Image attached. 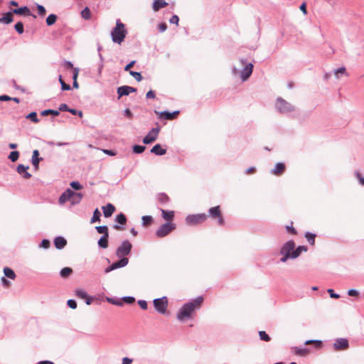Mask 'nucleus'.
Listing matches in <instances>:
<instances>
[{
  "mask_svg": "<svg viewBox=\"0 0 364 364\" xmlns=\"http://www.w3.org/2000/svg\"><path fill=\"white\" fill-rule=\"evenodd\" d=\"M203 302V298L202 296H199L192 301L185 304L177 314L178 319L183 321L191 318L194 311L200 308Z\"/></svg>",
  "mask_w": 364,
  "mask_h": 364,
  "instance_id": "nucleus-1",
  "label": "nucleus"
},
{
  "mask_svg": "<svg viewBox=\"0 0 364 364\" xmlns=\"http://www.w3.org/2000/svg\"><path fill=\"white\" fill-rule=\"evenodd\" d=\"M127 31L125 26L120 20H117L115 27L111 32L112 40L114 43L121 44L126 37Z\"/></svg>",
  "mask_w": 364,
  "mask_h": 364,
  "instance_id": "nucleus-2",
  "label": "nucleus"
},
{
  "mask_svg": "<svg viewBox=\"0 0 364 364\" xmlns=\"http://www.w3.org/2000/svg\"><path fill=\"white\" fill-rule=\"evenodd\" d=\"M295 250V243L293 240H289L287 242L283 247L281 249V255H283V257L281 258V261L282 262H287V260L289 258L294 259L293 255V251Z\"/></svg>",
  "mask_w": 364,
  "mask_h": 364,
  "instance_id": "nucleus-3",
  "label": "nucleus"
},
{
  "mask_svg": "<svg viewBox=\"0 0 364 364\" xmlns=\"http://www.w3.org/2000/svg\"><path fill=\"white\" fill-rule=\"evenodd\" d=\"M76 198L77 200H75V198L73 200V203H78L81 198H82V194L78 193H75L74 191H71L70 189H67L59 198V203L63 204L66 201L72 199L73 198Z\"/></svg>",
  "mask_w": 364,
  "mask_h": 364,
  "instance_id": "nucleus-4",
  "label": "nucleus"
},
{
  "mask_svg": "<svg viewBox=\"0 0 364 364\" xmlns=\"http://www.w3.org/2000/svg\"><path fill=\"white\" fill-rule=\"evenodd\" d=\"M207 218L208 215L205 213L188 215L186 218V223L188 225H196L204 223Z\"/></svg>",
  "mask_w": 364,
  "mask_h": 364,
  "instance_id": "nucleus-5",
  "label": "nucleus"
},
{
  "mask_svg": "<svg viewBox=\"0 0 364 364\" xmlns=\"http://www.w3.org/2000/svg\"><path fill=\"white\" fill-rule=\"evenodd\" d=\"M176 229V225L173 223L163 224L157 230L156 235L159 237H164Z\"/></svg>",
  "mask_w": 364,
  "mask_h": 364,
  "instance_id": "nucleus-6",
  "label": "nucleus"
},
{
  "mask_svg": "<svg viewBox=\"0 0 364 364\" xmlns=\"http://www.w3.org/2000/svg\"><path fill=\"white\" fill-rule=\"evenodd\" d=\"M154 308L160 314H164L168 307V299L166 296L156 299L153 301Z\"/></svg>",
  "mask_w": 364,
  "mask_h": 364,
  "instance_id": "nucleus-7",
  "label": "nucleus"
},
{
  "mask_svg": "<svg viewBox=\"0 0 364 364\" xmlns=\"http://www.w3.org/2000/svg\"><path fill=\"white\" fill-rule=\"evenodd\" d=\"M132 247V244L128 240H125L117 249L116 255L118 257H126L125 256L130 253Z\"/></svg>",
  "mask_w": 364,
  "mask_h": 364,
  "instance_id": "nucleus-8",
  "label": "nucleus"
},
{
  "mask_svg": "<svg viewBox=\"0 0 364 364\" xmlns=\"http://www.w3.org/2000/svg\"><path fill=\"white\" fill-rule=\"evenodd\" d=\"M210 216L213 219H218L220 225H224L225 221L222 215L220 207L219 205L210 208L208 210Z\"/></svg>",
  "mask_w": 364,
  "mask_h": 364,
  "instance_id": "nucleus-9",
  "label": "nucleus"
},
{
  "mask_svg": "<svg viewBox=\"0 0 364 364\" xmlns=\"http://www.w3.org/2000/svg\"><path fill=\"white\" fill-rule=\"evenodd\" d=\"M159 132L160 128L159 127L151 129L148 134L143 139V142L146 144L154 142L157 139Z\"/></svg>",
  "mask_w": 364,
  "mask_h": 364,
  "instance_id": "nucleus-10",
  "label": "nucleus"
},
{
  "mask_svg": "<svg viewBox=\"0 0 364 364\" xmlns=\"http://www.w3.org/2000/svg\"><path fill=\"white\" fill-rule=\"evenodd\" d=\"M155 114L158 116L159 119H164L166 120H173L178 117L179 114V111H174L173 112H159L155 110Z\"/></svg>",
  "mask_w": 364,
  "mask_h": 364,
  "instance_id": "nucleus-11",
  "label": "nucleus"
},
{
  "mask_svg": "<svg viewBox=\"0 0 364 364\" xmlns=\"http://www.w3.org/2000/svg\"><path fill=\"white\" fill-rule=\"evenodd\" d=\"M277 107L281 112H289L294 110L293 106L282 99H278Z\"/></svg>",
  "mask_w": 364,
  "mask_h": 364,
  "instance_id": "nucleus-12",
  "label": "nucleus"
},
{
  "mask_svg": "<svg viewBox=\"0 0 364 364\" xmlns=\"http://www.w3.org/2000/svg\"><path fill=\"white\" fill-rule=\"evenodd\" d=\"M336 350H343L348 348V341L346 338H338L333 344Z\"/></svg>",
  "mask_w": 364,
  "mask_h": 364,
  "instance_id": "nucleus-13",
  "label": "nucleus"
},
{
  "mask_svg": "<svg viewBox=\"0 0 364 364\" xmlns=\"http://www.w3.org/2000/svg\"><path fill=\"white\" fill-rule=\"evenodd\" d=\"M135 92H136V89L132 87L127 85L119 87L117 89L118 98H120L124 95H129V93Z\"/></svg>",
  "mask_w": 364,
  "mask_h": 364,
  "instance_id": "nucleus-14",
  "label": "nucleus"
},
{
  "mask_svg": "<svg viewBox=\"0 0 364 364\" xmlns=\"http://www.w3.org/2000/svg\"><path fill=\"white\" fill-rule=\"evenodd\" d=\"M29 166L19 164L16 168V171L22 176L25 179H29L31 177V174L28 172Z\"/></svg>",
  "mask_w": 364,
  "mask_h": 364,
  "instance_id": "nucleus-15",
  "label": "nucleus"
},
{
  "mask_svg": "<svg viewBox=\"0 0 364 364\" xmlns=\"http://www.w3.org/2000/svg\"><path fill=\"white\" fill-rule=\"evenodd\" d=\"M253 70V65L252 63L247 64L244 70L241 73V78L243 81L247 80V78L251 75Z\"/></svg>",
  "mask_w": 364,
  "mask_h": 364,
  "instance_id": "nucleus-16",
  "label": "nucleus"
},
{
  "mask_svg": "<svg viewBox=\"0 0 364 364\" xmlns=\"http://www.w3.org/2000/svg\"><path fill=\"white\" fill-rule=\"evenodd\" d=\"M285 170V164L284 163L279 162L275 165L274 169L272 171V173L275 176H281L284 173Z\"/></svg>",
  "mask_w": 364,
  "mask_h": 364,
  "instance_id": "nucleus-17",
  "label": "nucleus"
},
{
  "mask_svg": "<svg viewBox=\"0 0 364 364\" xmlns=\"http://www.w3.org/2000/svg\"><path fill=\"white\" fill-rule=\"evenodd\" d=\"M102 209L105 218L110 217L115 211V207L111 203H108L106 205L102 206Z\"/></svg>",
  "mask_w": 364,
  "mask_h": 364,
  "instance_id": "nucleus-18",
  "label": "nucleus"
},
{
  "mask_svg": "<svg viewBox=\"0 0 364 364\" xmlns=\"http://www.w3.org/2000/svg\"><path fill=\"white\" fill-rule=\"evenodd\" d=\"M162 218L167 221V223H172L175 213L173 210H165L164 209L161 210Z\"/></svg>",
  "mask_w": 364,
  "mask_h": 364,
  "instance_id": "nucleus-19",
  "label": "nucleus"
},
{
  "mask_svg": "<svg viewBox=\"0 0 364 364\" xmlns=\"http://www.w3.org/2000/svg\"><path fill=\"white\" fill-rule=\"evenodd\" d=\"M75 295L82 299H85L87 305H90L91 304V298L87 295V294L84 290L77 289L75 291Z\"/></svg>",
  "mask_w": 364,
  "mask_h": 364,
  "instance_id": "nucleus-20",
  "label": "nucleus"
},
{
  "mask_svg": "<svg viewBox=\"0 0 364 364\" xmlns=\"http://www.w3.org/2000/svg\"><path fill=\"white\" fill-rule=\"evenodd\" d=\"M54 245L57 249H63L67 245V240L63 237H57L54 240Z\"/></svg>",
  "mask_w": 364,
  "mask_h": 364,
  "instance_id": "nucleus-21",
  "label": "nucleus"
},
{
  "mask_svg": "<svg viewBox=\"0 0 364 364\" xmlns=\"http://www.w3.org/2000/svg\"><path fill=\"white\" fill-rule=\"evenodd\" d=\"M168 3L165 0H155L153 3V9L154 11H158L159 9L166 7Z\"/></svg>",
  "mask_w": 364,
  "mask_h": 364,
  "instance_id": "nucleus-22",
  "label": "nucleus"
},
{
  "mask_svg": "<svg viewBox=\"0 0 364 364\" xmlns=\"http://www.w3.org/2000/svg\"><path fill=\"white\" fill-rule=\"evenodd\" d=\"M39 152L38 150H34L32 155V164L35 167L36 170L38 169V165L42 158H38Z\"/></svg>",
  "mask_w": 364,
  "mask_h": 364,
  "instance_id": "nucleus-23",
  "label": "nucleus"
},
{
  "mask_svg": "<svg viewBox=\"0 0 364 364\" xmlns=\"http://www.w3.org/2000/svg\"><path fill=\"white\" fill-rule=\"evenodd\" d=\"M292 352L299 356H306L309 354V350L307 348H301L298 347H294L292 348Z\"/></svg>",
  "mask_w": 364,
  "mask_h": 364,
  "instance_id": "nucleus-24",
  "label": "nucleus"
},
{
  "mask_svg": "<svg viewBox=\"0 0 364 364\" xmlns=\"http://www.w3.org/2000/svg\"><path fill=\"white\" fill-rule=\"evenodd\" d=\"M151 152L156 155H164L166 153V150L163 149L160 144H156L151 149Z\"/></svg>",
  "mask_w": 364,
  "mask_h": 364,
  "instance_id": "nucleus-25",
  "label": "nucleus"
},
{
  "mask_svg": "<svg viewBox=\"0 0 364 364\" xmlns=\"http://www.w3.org/2000/svg\"><path fill=\"white\" fill-rule=\"evenodd\" d=\"M129 262V259L127 257H121V259L118 262L113 263L114 268L116 269L117 268H121L125 267Z\"/></svg>",
  "mask_w": 364,
  "mask_h": 364,
  "instance_id": "nucleus-26",
  "label": "nucleus"
},
{
  "mask_svg": "<svg viewBox=\"0 0 364 364\" xmlns=\"http://www.w3.org/2000/svg\"><path fill=\"white\" fill-rule=\"evenodd\" d=\"M13 12L16 14H19V15H27V16L31 15L30 9L27 6H23V7H21L17 9H14L13 11Z\"/></svg>",
  "mask_w": 364,
  "mask_h": 364,
  "instance_id": "nucleus-27",
  "label": "nucleus"
},
{
  "mask_svg": "<svg viewBox=\"0 0 364 364\" xmlns=\"http://www.w3.org/2000/svg\"><path fill=\"white\" fill-rule=\"evenodd\" d=\"M157 200L161 204H166L169 202V197L164 193L157 195Z\"/></svg>",
  "mask_w": 364,
  "mask_h": 364,
  "instance_id": "nucleus-28",
  "label": "nucleus"
},
{
  "mask_svg": "<svg viewBox=\"0 0 364 364\" xmlns=\"http://www.w3.org/2000/svg\"><path fill=\"white\" fill-rule=\"evenodd\" d=\"M334 75L336 78L339 79L341 75L348 76V75L346 72V68L341 67L334 70Z\"/></svg>",
  "mask_w": 364,
  "mask_h": 364,
  "instance_id": "nucleus-29",
  "label": "nucleus"
},
{
  "mask_svg": "<svg viewBox=\"0 0 364 364\" xmlns=\"http://www.w3.org/2000/svg\"><path fill=\"white\" fill-rule=\"evenodd\" d=\"M305 345H313L315 348L320 349L322 348V341L316 340H308L305 342Z\"/></svg>",
  "mask_w": 364,
  "mask_h": 364,
  "instance_id": "nucleus-30",
  "label": "nucleus"
},
{
  "mask_svg": "<svg viewBox=\"0 0 364 364\" xmlns=\"http://www.w3.org/2000/svg\"><path fill=\"white\" fill-rule=\"evenodd\" d=\"M4 273L6 277L11 279H15L16 278V274L15 272L9 267H4Z\"/></svg>",
  "mask_w": 364,
  "mask_h": 364,
  "instance_id": "nucleus-31",
  "label": "nucleus"
},
{
  "mask_svg": "<svg viewBox=\"0 0 364 364\" xmlns=\"http://www.w3.org/2000/svg\"><path fill=\"white\" fill-rule=\"evenodd\" d=\"M73 269L70 267H64L61 269L60 274L63 278H67L71 275Z\"/></svg>",
  "mask_w": 364,
  "mask_h": 364,
  "instance_id": "nucleus-32",
  "label": "nucleus"
},
{
  "mask_svg": "<svg viewBox=\"0 0 364 364\" xmlns=\"http://www.w3.org/2000/svg\"><path fill=\"white\" fill-rule=\"evenodd\" d=\"M307 251V247L305 246H299L294 251H293V258L298 257L302 252Z\"/></svg>",
  "mask_w": 364,
  "mask_h": 364,
  "instance_id": "nucleus-33",
  "label": "nucleus"
},
{
  "mask_svg": "<svg viewBox=\"0 0 364 364\" xmlns=\"http://www.w3.org/2000/svg\"><path fill=\"white\" fill-rule=\"evenodd\" d=\"M13 21V15L11 12L6 13L5 16L0 18V22L10 23Z\"/></svg>",
  "mask_w": 364,
  "mask_h": 364,
  "instance_id": "nucleus-34",
  "label": "nucleus"
},
{
  "mask_svg": "<svg viewBox=\"0 0 364 364\" xmlns=\"http://www.w3.org/2000/svg\"><path fill=\"white\" fill-rule=\"evenodd\" d=\"M108 237L102 236L98 241V245L102 248H107L108 247Z\"/></svg>",
  "mask_w": 364,
  "mask_h": 364,
  "instance_id": "nucleus-35",
  "label": "nucleus"
},
{
  "mask_svg": "<svg viewBox=\"0 0 364 364\" xmlns=\"http://www.w3.org/2000/svg\"><path fill=\"white\" fill-rule=\"evenodd\" d=\"M79 74V69L78 68H74L73 69V87L78 88L79 85L77 83V79Z\"/></svg>",
  "mask_w": 364,
  "mask_h": 364,
  "instance_id": "nucleus-36",
  "label": "nucleus"
},
{
  "mask_svg": "<svg viewBox=\"0 0 364 364\" xmlns=\"http://www.w3.org/2000/svg\"><path fill=\"white\" fill-rule=\"evenodd\" d=\"M96 230L99 233L103 234V236L109 237L108 228L107 226H97L96 227Z\"/></svg>",
  "mask_w": 364,
  "mask_h": 364,
  "instance_id": "nucleus-37",
  "label": "nucleus"
},
{
  "mask_svg": "<svg viewBox=\"0 0 364 364\" xmlns=\"http://www.w3.org/2000/svg\"><path fill=\"white\" fill-rule=\"evenodd\" d=\"M305 237L307 240V241L311 245H314V244H315V238H316V235L315 234H313V233H311V232H306L305 234Z\"/></svg>",
  "mask_w": 364,
  "mask_h": 364,
  "instance_id": "nucleus-38",
  "label": "nucleus"
},
{
  "mask_svg": "<svg viewBox=\"0 0 364 364\" xmlns=\"http://www.w3.org/2000/svg\"><path fill=\"white\" fill-rule=\"evenodd\" d=\"M142 220V224L144 226H148L151 225L153 222V218L151 216L149 215H144L141 218Z\"/></svg>",
  "mask_w": 364,
  "mask_h": 364,
  "instance_id": "nucleus-39",
  "label": "nucleus"
},
{
  "mask_svg": "<svg viewBox=\"0 0 364 364\" xmlns=\"http://www.w3.org/2000/svg\"><path fill=\"white\" fill-rule=\"evenodd\" d=\"M81 16L85 19H90L91 18V11L88 7H85L81 12Z\"/></svg>",
  "mask_w": 364,
  "mask_h": 364,
  "instance_id": "nucleus-40",
  "label": "nucleus"
},
{
  "mask_svg": "<svg viewBox=\"0 0 364 364\" xmlns=\"http://www.w3.org/2000/svg\"><path fill=\"white\" fill-rule=\"evenodd\" d=\"M60 112L58 110H53V109H46L41 112V114L42 116H47L48 114H53L54 116L59 115Z\"/></svg>",
  "mask_w": 364,
  "mask_h": 364,
  "instance_id": "nucleus-41",
  "label": "nucleus"
},
{
  "mask_svg": "<svg viewBox=\"0 0 364 364\" xmlns=\"http://www.w3.org/2000/svg\"><path fill=\"white\" fill-rule=\"evenodd\" d=\"M57 16L55 14H50L46 18V23L48 26H51L55 23Z\"/></svg>",
  "mask_w": 364,
  "mask_h": 364,
  "instance_id": "nucleus-42",
  "label": "nucleus"
},
{
  "mask_svg": "<svg viewBox=\"0 0 364 364\" xmlns=\"http://www.w3.org/2000/svg\"><path fill=\"white\" fill-rule=\"evenodd\" d=\"M116 221L121 225H124L127 222V218L123 213H120L116 216Z\"/></svg>",
  "mask_w": 364,
  "mask_h": 364,
  "instance_id": "nucleus-43",
  "label": "nucleus"
},
{
  "mask_svg": "<svg viewBox=\"0 0 364 364\" xmlns=\"http://www.w3.org/2000/svg\"><path fill=\"white\" fill-rule=\"evenodd\" d=\"M100 215H101V213L99 211V210L97 208L95 209V210L93 213L92 218L91 219V223H95L96 221H100Z\"/></svg>",
  "mask_w": 364,
  "mask_h": 364,
  "instance_id": "nucleus-44",
  "label": "nucleus"
},
{
  "mask_svg": "<svg viewBox=\"0 0 364 364\" xmlns=\"http://www.w3.org/2000/svg\"><path fill=\"white\" fill-rule=\"evenodd\" d=\"M19 157V152L17 151H13L10 153L9 159L12 161H16Z\"/></svg>",
  "mask_w": 364,
  "mask_h": 364,
  "instance_id": "nucleus-45",
  "label": "nucleus"
},
{
  "mask_svg": "<svg viewBox=\"0 0 364 364\" xmlns=\"http://www.w3.org/2000/svg\"><path fill=\"white\" fill-rule=\"evenodd\" d=\"M259 336L261 340L264 341L266 342H269L271 340V338L268 334L264 331H259Z\"/></svg>",
  "mask_w": 364,
  "mask_h": 364,
  "instance_id": "nucleus-46",
  "label": "nucleus"
},
{
  "mask_svg": "<svg viewBox=\"0 0 364 364\" xmlns=\"http://www.w3.org/2000/svg\"><path fill=\"white\" fill-rule=\"evenodd\" d=\"M27 119H31L34 123H38L39 122V119L37 117V113L35 112H31L26 116Z\"/></svg>",
  "mask_w": 364,
  "mask_h": 364,
  "instance_id": "nucleus-47",
  "label": "nucleus"
},
{
  "mask_svg": "<svg viewBox=\"0 0 364 364\" xmlns=\"http://www.w3.org/2000/svg\"><path fill=\"white\" fill-rule=\"evenodd\" d=\"M146 149V146L141 145H134L133 146V151L136 154L142 153Z\"/></svg>",
  "mask_w": 364,
  "mask_h": 364,
  "instance_id": "nucleus-48",
  "label": "nucleus"
},
{
  "mask_svg": "<svg viewBox=\"0 0 364 364\" xmlns=\"http://www.w3.org/2000/svg\"><path fill=\"white\" fill-rule=\"evenodd\" d=\"M59 82H60V83L61 85V88H62L63 90H70V86L69 85L66 84L63 81L61 75L59 76Z\"/></svg>",
  "mask_w": 364,
  "mask_h": 364,
  "instance_id": "nucleus-49",
  "label": "nucleus"
},
{
  "mask_svg": "<svg viewBox=\"0 0 364 364\" xmlns=\"http://www.w3.org/2000/svg\"><path fill=\"white\" fill-rule=\"evenodd\" d=\"M129 74L134 77L136 81L140 82L142 80V76L140 73L135 71H129Z\"/></svg>",
  "mask_w": 364,
  "mask_h": 364,
  "instance_id": "nucleus-50",
  "label": "nucleus"
},
{
  "mask_svg": "<svg viewBox=\"0 0 364 364\" xmlns=\"http://www.w3.org/2000/svg\"><path fill=\"white\" fill-rule=\"evenodd\" d=\"M286 229H287V232H289L290 234H292V235L297 234L296 230L293 227V222H291L290 225H287Z\"/></svg>",
  "mask_w": 364,
  "mask_h": 364,
  "instance_id": "nucleus-51",
  "label": "nucleus"
},
{
  "mask_svg": "<svg viewBox=\"0 0 364 364\" xmlns=\"http://www.w3.org/2000/svg\"><path fill=\"white\" fill-rule=\"evenodd\" d=\"M15 29L16 31L21 34L23 33V25L21 22H18L17 23H16L15 25Z\"/></svg>",
  "mask_w": 364,
  "mask_h": 364,
  "instance_id": "nucleus-52",
  "label": "nucleus"
},
{
  "mask_svg": "<svg viewBox=\"0 0 364 364\" xmlns=\"http://www.w3.org/2000/svg\"><path fill=\"white\" fill-rule=\"evenodd\" d=\"M70 186L75 190H81L82 188V186L77 181L71 182Z\"/></svg>",
  "mask_w": 364,
  "mask_h": 364,
  "instance_id": "nucleus-53",
  "label": "nucleus"
},
{
  "mask_svg": "<svg viewBox=\"0 0 364 364\" xmlns=\"http://www.w3.org/2000/svg\"><path fill=\"white\" fill-rule=\"evenodd\" d=\"M50 245V241L48 240H43L41 243V247L48 249Z\"/></svg>",
  "mask_w": 364,
  "mask_h": 364,
  "instance_id": "nucleus-54",
  "label": "nucleus"
},
{
  "mask_svg": "<svg viewBox=\"0 0 364 364\" xmlns=\"http://www.w3.org/2000/svg\"><path fill=\"white\" fill-rule=\"evenodd\" d=\"M37 9H38L39 15H41L42 16H45L46 11V9L44 8V6H43L41 5H38Z\"/></svg>",
  "mask_w": 364,
  "mask_h": 364,
  "instance_id": "nucleus-55",
  "label": "nucleus"
},
{
  "mask_svg": "<svg viewBox=\"0 0 364 364\" xmlns=\"http://www.w3.org/2000/svg\"><path fill=\"white\" fill-rule=\"evenodd\" d=\"M170 23H173V24H176V25H178V21H179V18L178 17V16L176 15H173L171 18H170Z\"/></svg>",
  "mask_w": 364,
  "mask_h": 364,
  "instance_id": "nucleus-56",
  "label": "nucleus"
},
{
  "mask_svg": "<svg viewBox=\"0 0 364 364\" xmlns=\"http://www.w3.org/2000/svg\"><path fill=\"white\" fill-rule=\"evenodd\" d=\"M68 305L69 307H70L73 309H75L77 308V303L75 302V301H74L73 299H70L68 301Z\"/></svg>",
  "mask_w": 364,
  "mask_h": 364,
  "instance_id": "nucleus-57",
  "label": "nucleus"
},
{
  "mask_svg": "<svg viewBox=\"0 0 364 364\" xmlns=\"http://www.w3.org/2000/svg\"><path fill=\"white\" fill-rule=\"evenodd\" d=\"M357 178L359 180V182L361 185L364 186V177L360 172L355 173Z\"/></svg>",
  "mask_w": 364,
  "mask_h": 364,
  "instance_id": "nucleus-58",
  "label": "nucleus"
},
{
  "mask_svg": "<svg viewBox=\"0 0 364 364\" xmlns=\"http://www.w3.org/2000/svg\"><path fill=\"white\" fill-rule=\"evenodd\" d=\"M328 293H329L330 296L333 299H338L340 296L338 294L334 293L333 290L331 289H328Z\"/></svg>",
  "mask_w": 364,
  "mask_h": 364,
  "instance_id": "nucleus-59",
  "label": "nucleus"
},
{
  "mask_svg": "<svg viewBox=\"0 0 364 364\" xmlns=\"http://www.w3.org/2000/svg\"><path fill=\"white\" fill-rule=\"evenodd\" d=\"M138 304L139 305V306L144 309V310H146L147 309V303L146 301L144 300H139L138 301Z\"/></svg>",
  "mask_w": 364,
  "mask_h": 364,
  "instance_id": "nucleus-60",
  "label": "nucleus"
},
{
  "mask_svg": "<svg viewBox=\"0 0 364 364\" xmlns=\"http://www.w3.org/2000/svg\"><path fill=\"white\" fill-rule=\"evenodd\" d=\"M146 97L147 99H154L156 97L155 92L153 90L147 92Z\"/></svg>",
  "mask_w": 364,
  "mask_h": 364,
  "instance_id": "nucleus-61",
  "label": "nucleus"
},
{
  "mask_svg": "<svg viewBox=\"0 0 364 364\" xmlns=\"http://www.w3.org/2000/svg\"><path fill=\"white\" fill-rule=\"evenodd\" d=\"M136 61L135 60H132L131 61L129 64H127L125 68H124V70L125 71H131L130 69L134 65Z\"/></svg>",
  "mask_w": 364,
  "mask_h": 364,
  "instance_id": "nucleus-62",
  "label": "nucleus"
},
{
  "mask_svg": "<svg viewBox=\"0 0 364 364\" xmlns=\"http://www.w3.org/2000/svg\"><path fill=\"white\" fill-rule=\"evenodd\" d=\"M167 28V26H166V23H161L159 25V30L161 31V32H164L166 30Z\"/></svg>",
  "mask_w": 364,
  "mask_h": 364,
  "instance_id": "nucleus-63",
  "label": "nucleus"
},
{
  "mask_svg": "<svg viewBox=\"0 0 364 364\" xmlns=\"http://www.w3.org/2000/svg\"><path fill=\"white\" fill-rule=\"evenodd\" d=\"M64 67L65 69H73V70L75 68H73V63L70 61L65 62Z\"/></svg>",
  "mask_w": 364,
  "mask_h": 364,
  "instance_id": "nucleus-64",
  "label": "nucleus"
}]
</instances>
